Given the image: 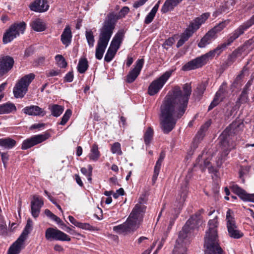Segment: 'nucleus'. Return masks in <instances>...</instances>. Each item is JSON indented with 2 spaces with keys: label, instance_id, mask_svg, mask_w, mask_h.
Returning <instances> with one entry per match:
<instances>
[{
  "label": "nucleus",
  "instance_id": "f257e3e1",
  "mask_svg": "<svg viewBox=\"0 0 254 254\" xmlns=\"http://www.w3.org/2000/svg\"><path fill=\"white\" fill-rule=\"evenodd\" d=\"M181 87L175 86L164 98L160 106V127L165 134H168L175 127L177 120L185 113L190 95V83Z\"/></svg>",
  "mask_w": 254,
  "mask_h": 254
},
{
  "label": "nucleus",
  "instance_id": "f03ea898",
  "mask_svg": "<svg viewBox=\"0 0 254 254\" xmlns=\"http://www.w3.org/2000/svg\"><path fill=\"white\" fill-rule=\"evenodd\" d=\"M243 127L242 124L237 122H233L222 133L220 136L221 153L216 160V165L220 167L225 160L230 151L235 149L237 143L235 141L236 137L235 135L239 133Z\"/></svg>",
  "mask_w": 254,
  "mask_h": 254
},
{
  "label": "nucleus",
  "instance_id": "7ed1b4c3",
  "mask_svg": "<svg viewBox=\"0 0 254 254\" xmlns=\"http://www.w3.org/2000/svg\"><path fill=\"white\" fill-rule=\"evenodd\" d=\"M119 18L118 15L113 12L108 14L100 30L99 38L95 51V57L97 60L102 59Z\"/></svg>",
  "mask_w": 254,
  "mask_h": 254
},
{
  "label": "nucleus",
  "instance_id": "20e7f679",
  "mask_svg": "<svg viewBox=\"0 0 254 254\" xmlns=\"http://www.w3.org/2000/svg\"><path fill=\"white\" fill-rule=\"evenodd\" d=\"M146 208L141 202L137 203L127 220L122 224L114 226L113 230L120 234H127L135 231L143 221Z\"/></svg>",
  "mask_w": 254,
  "mask_h": 254
},
{
  "label": "nucleus",
  "instance_id": "39448f33",
  "mask_svg": "<svg viewBox=\"0 0 254 254\" xmlns=\"http://www.w3.org/2000/svg\"><path fill=\"white\" fill-rule=\"evenodd\" d=\"M218 226L217 216L209 220L204 237L205 254H223V250L218 243Z\"/></svg>",
  "mask_w": 254,
  "mask_h": 254
},
{
  "label": "nucleus",
  "instance_id": "423d86ee",
  "mask_svg": "<svg viewBox=\"0 0 254 254\" xmlns=\"http://www.w3.org/2000/svg\"><path fill=\"white\" fill-rule=\"evenodd\" d=\"M190 239V218L179 232L172 254H188Z\"/></svg>",
  "mask_w": 254,
  "mask_h": 254
},
{
  "label": "nucleus",
  "instance_id": "0eeeda50",
  "mask_svg": "<svg viewBox=\"0 0 254 254\" xmlns=\"http://www.w3.org/2000/svg\"><path fill=\"white\" fill-rule=\"evenodd\" d=\"M26 28L25 22H15L4 33L2 37V42L4 44L11 42L14 39L19 36L20 33L23 34Z\"/></svg>",
  "mask_w": 254,
  "mask_h": 254
},
{
  "label": "nucleus",
  "instance_id": "6e6552de",
  "mask_svg": "<svg viewBox=\"0 0 254 254\" xmlns=\"http://www.w3.org/2000/svg\"><path fill=\"white\" fill-rule=\"evenodd\" d=\"M35 78L34 73H30L21 78L16 83L13 89L14 96L16 98H22L28 91L30 84Z\"/></svg>",
  "mask_w": 254,
  "mask_h": 254
},
{
  "label": "nucleus",
  "instance_id": "1a4fd4ad",
  "mask_svg": "<svg viewBox=\"0 0 254 254\" xmlns=\"http://www.w3.org/2000/svg\"><path fill=\"white\" fill-rule=\"evenodd\" d=\"M234 213L230 209H228L226 214V227L230 237L238 239L243 237L244 234L240 231L236 225Z\"/></svg>",
  "mask_w": 254,
  "mask_h": 254
},
{
  "label": "nucleus",
  "instance_id": "9d476101",
  "mask_svg": "<svg viewBox=\"0 0 254 254\" xmlns=\"http://www.w3.org/2000/svg\"><path fill=\"white\" fill-rule=\"evenodd\" d=\"M172 70L166 71L160 76L152 81L148 88V94L154 96L158 94L171 77Z\"/></svg>",
  "mask_w": 254,
  "mask_h": 254
},
{
  "label": "nucleus",
  "instance_id": "9b49d317",
  "mask_svg": "<svg viewBox=\"0 0 254 254\" xmlns=\"http://www.w3.org/2000/svg\"><path fill=\"white\" fill-rule=\"evenodd\" d=\"M124 36V33L121 31H118L115 34L105 55V62L109 63L115 57L122 43Z\"/></svg>",
  "mask_w": 254,
  "mask_h": 254
},
{
  "label": "nucleus",
  "instance_id": "f8f14e48",
  "mask_svg": "<svg viewBox=\"0 0 254 254\" xmlns=\"http://www.w3.org/2000/svg\"><path fill=\"white\" fill-rule=\"evenodd\" d=\"M228 23L226 21L219 23L216 26L212 28L201 38L198 44V46L200 48H205L207 45L210 44L217 37V33L222 30Z\"/></svg>",
  "mask_w": 254,
  "mask_h": 254
},
{
  "label": "nucleus",
  "instance_id": "ddd939ff",
  "mask_svg": "<svg viewBox=\"0 0 254 254\" xmlns=\"http://www.w3.org/2000/svg\"><path fill=\"white\" fill-rule=\"evenodd\" d=\"M50 136V134L47 131L43 134L32 135L23 141L21 148L22 150H27L46 140Z\"/></svg>",
  "mask_w": 254,
  "mask_h": 254
},
{
  "label": "nucleus",
  "instance_id": "4468645a",
  "mask_svg": "<svg viewBox=\"0 0 254 254\" xmlns=\"http://www.w3.org/2000/svg\"><path fill=\"white\" fill-rule=\"evenodd\" d=\"M45 238L48 241H71L70 237L57 228L49 227L45 231Z\"/></svg>",
  "mask_w": 254,
  "mask_h": 254
},
{
  "label": "nucleus",
  "instance_id": "2eb2a0df",
  "mask_svg": "<svg viewBox=\"0 0 254 254\" xmlns=\"http://www.w3.org/2000/svg\"><path fill=\"white\" fill-rule=\"evenodd\" d=\"M254 24V15L249 20L244 22L236 28L232 33L229 34L227 39L232 44L235 40L243 35L246 31Z\"/></svg>",
  "mask_w": 254,
  "mask_h": 254
},
{
  "label": "nucleus",
  "instance_id": "dca6fc26",
  "mask_svg": "<svg viewBox=\"0 0 254 254\" xmlns=\"http://www.w3.org/2000/svg\"><path fill=\"white\" fill-rule=\"evenodd\" d=\"M14 60L13 57L4 55L0 57V77L7 74L13 67Z\"/></svg>",
  "mask_w": 254,
  "mask_h": 254
},
{
  "label": "nucleus",
  "instance_id": "f3484780",
  "mask_svg": "<svg viewBox=\"0 0 254 254\" xmlns=\"http://www.w3.org/2000/svg\"><path fill=\"white\" fill-rule=\"evenodd\" d=\"M144 63V60L143 59H138L136 61L134 65V68L129 71L126 76V82L128 83H131L135 81L139 75L143 67Z\"/></svg>",
  "mask_w": 254,
  "mask_h": 254
},
{
  "label": "nucleus",
  "instance_id": "a211bd4d",
  "mask_svg": "<svg viewBox=\"0 0 254 254\" xmlns=\"http://www.w3.org/2000/svg\"><path fill=\"white\" fill-rule=\"evenodd\" d=\"M190 171L188 170V174L186 175L184 180L181 184L180 190V195L181 197V201H185L187 197L190 186Z\"/></svg>",
  "mask_w": 254,
  "mask_h": 254
},
{
  "label": "nucleus",
  "instance_id": "6ab92c4d",
  "mask_svg": "<svg viewBox=\"0 0 254 254\" xmlns=\"http://www.w3.org/2000/svg\"><path fill=\"white\" fill-rule=\"evenodd\" d=\"M31 10L36 12H44L47 11L49 8L47 0H35L29 5Z\"/></svg>",
  "mask_w": 254,
  "mask_h": 254
},
{
  "label": "nucleus",
  "instance_id": "aec40b11",
  "mask_svg": "<svg viewBox=\"0 0 254 254\" xmlns=\"http://www.w3.org/2000/svg\"><path fill=\"white\" fill-rule=\"evenodd\" d=\"M232 190L237 194L242 199L245 201H249L254 202V193H247L246 191L239 187L236 184H233L230 186Z\"/></svg>",
  "mask_w": 254,
  "mask_h": 254
},
{
  "label": "nucleus",
  "instance_id": "412c9836",
  "mask_svg": "<svg viewBox=\"0 0 254 254\" xmlns=\"http://www.w3.org/2000/svg\"><path fill=\"white\" fill-rule=\"evenodd\" d=\"M44 205V201L38 196L34 195L31 202V213L34 218L38 217L41 207Z\"/></svg>",
  "mask_w": 254,
  "mask_h": 254
},
{
  "label": "nucleus",
  "instance_id": "4be33fe9",
  "mask_svg": "<svg viewBox=\"0 0 254 254\" xmlns=\"http://www.w3.org/2000/svg\"><path fill=\"white\" fill-rule=\"evenodd\" d=\"M22 112L26 115L34 116H44L46 113L43 109L36 105H31L24 108Z\"/></svg>",
  "mask_w": 254,
  "mask_h": 254
},
{
  "label": "nucleus",
  "instance_id": "5701e85b",
  "mask_svg": "<svg viewBox=\"0 0 254 254\" xmlns=\"http://www.w3.org/2000/svg\"><path fill=\"white\" fill-rule=\"evenodd\" d=\"M210 125V122L208 121L201 127L199 130L197 132L193 140L192 144L193 148L194 149H195L198 147V144L202 140L205 135V132L206 131Z\"/></svg>",
  "mask_w": 254,
  "mask_h": 254
},
{
  "label": "nucleus",
  "instance_id": "b1692460",
  "mask_svg": "<svg viewBox=\"0 0 254 254\" xmlns=\"http://www.w3.org/2000/svg\"><path fill=\"white\" fill-rule=\"evenodd\" d=\"M209 16V13H204L191 21V34L199 29L201 25L205 23Z\"/></svg>",
  "mask_w": 254,
  "mask_h": 254
},
{
  "label": "nucleus",
  "instance_id": "393cba45",
  "mask_svg": "<svg viewBox=\"0 0 254 254\" xmlns=\"http://www.w3.org/2000/svg\"><path fill=\"white\" fill-rule=\"evenodd\" d=\"M165 156L166 154L164 151H162L160 152L159 158L157 160L154 168L153 175L152 178V182L153 184L155 183L157 179L161 169L162 163L165 157Z\"/></svg>",
  "mask_w": 254,
  "mask_h": 254
},
{
  "label": "nucleus",
  "instance_id": "a878e982",
  "mask_svg": "<svg viewBox=\"0 0 254 254\" xmlns=\"http://www.w3.org/2000/svg\"><path fill=\"white\" fill-rule=\"evenodd\" d=\"M204 210L201 209L191 216V229H197L203 224V221L201 214Z\"/></svg>",
  "mask_w": 254,
  "mask_h": 254
},
{
  "label": "nucleus",
  "instance_id": "bb28decb",
  "mask_svg": "<svg viewBox=\"0 0 254 254\" xmlns=\"http://www.w3.org/2000/svg\"><path fill=\"white\" fill-rule=\"evenodd\" d=\"M211 58L207 53L191 61V69L201 67Z\"/></svg>",
  "mask_w": 254,
  "mask_h": 254
},
{
  "label": "nucleus",
  "instance_id": "cd10ccee",
  "mask_svg": "<svg viewBox=\"0 0 254 254\" xmlns=\"http://www.w3.org/2000/svg\"><path fill=\"white\" fill-rule=\"evenodd\" d=\"M72 32L69 25H66L62 35L61 40L63 44L65 47L69 46L71 42Z\"/></svg>",
  "mask_w": 254,
  "mask_h": 254
},
{
  "label": "nucleus",
  "instance_id": "c85d7f7f",
  "mask_svg": "<svg viewBox=\"0 0 254 254\" xmlns=\"http://www.w3.org/2000/svg\"><path fill=\"white\" fill-rule=\"evenodd\" d=\"M231 43L227 39L226 41L223 43L218 45L214 50L210 51L207 53L209 54V56L211 59L214 57L215 54L219 55L226 48L230 46Z\"/></svg>",
  "mask_w": 254,
  "mask_h": 254
},
{
  "label": "nucleus",
  "instance_id": "c756f323",
  "mask_svg": "<svg viewBox=\"0 0 254 254\" xmlns=\"http://www.w3.org/2000/svg\"><path fill=\"white\" fill-rule=\"evenodd\" d=\"M32 29L37 32H42L46 29V24L40 18H37L30 23Z\"/></svg>",
  "mask_w": 254,
  "mask_h": 254
},
{
  "label": "nucleus",
  "instance_id": "7c9ffc66",
  "mask_svg": "<svg viewBox=\"0 0 254 254\" xmlns=\"http://www.w3.org/2000/svg\"><path fill=\"white\" fill-rule=\"evenodd\" d=\"M24 241L18 238L17 240L9 247L7 254H19L21 251Z\"/></svg>",
  "mask_w": 254,
  "mask_h": 254
},
{
  "label": "nucleus",
  "instance_id": "2f4dec72",
  "mask_svg": "<svg viewBox=\"0 0 254 254\" xmlns=\"http://www.w3.org/2000/svg\"><path fill=\"white\" fill-rule=\"evenodd\" d=\"M183 0H166L161 8V12L165 13L174 9Z\"/></svg>",
  "mask_w": 254,
  "mask_h": 254
},
{
  "label": "nucleus",
  "instance_id": "473e14b6",
  "mask_svg": "<svg viewBox=\"0 0 254 254\" xmlns=\"http://www.w3.org/2000/svg\"><path fill=\"white\" fill-rule=\"evenodd\" d=\"M101 156L98 145L96 143L93 144L91 147L90 152L88 155L89 160L94 162L98 160Z\"/></svg>",
  "mask_w": 254,
  "mask_h": 254
},
{
  "label": "nucleus",
  "instance_id": "72a5a7b5",
  "mask_svg": "<svg viewBox=\"0 0 254 254\" xmlns=\"http://www.w3.org/2000/svg\"><path fill=\"white\" fill-rule=\"evenodd\" d=\"M16 144V141L10 137L0 138V146L7 149L13 148Z\"/></svg>",
  "mask_w": 254,
  "mask_h": 254
},
{
  "label": "nucleus",
  "instance_id": "f704fd0d",
  "mask_svg": "<svg viewBox=\"0 0 254 254\" xmlns=\"http://www.w3.org/2000/svg\"><path fill=\"white\" fill-rule=\"evenodd\" d=\"M48 109L51 112V115L55 117H58L63 113L64 107L58 104H50L48 106Z\"/></svg>",
  "mask_w": 254,
  "mask_h": 254
},
{
  "label": "nucleus",
  "instance_id": "c9c22d12",
  "mask_svg": "<svg viewBox=\"0 0 254 254\" xmlns=\"http://www.w3.org/2000/svg\"><path fill=\"white\" fill-rule=\"evenodd\" d=\"M2 114H9L16 111L15 105L10 102L0 105Z\"/></svg>",
  "mask_w": 254,
  "mask_h": 254
},
{
  "label": "nucleus",
  "instance_id": "e433bc0d",
  "mask_svg": "<svg viewBox=\"0 0 254 254\" xmlns=\"http://www.w3.org/2000/svg\"><path fill=\"white\" fill-rule=\"evenodd\" d=\"M248 68L246 67V66H244L242 70V71L240 72V73L236 76L235 78L234 81H233V83L232 84L231 86V88L233 90V88L237 87L238 84H239L243 78L246 76L248 75V74H247V72H248Z\"/></svg>",
  "mask_w": 254,
  "mask_h": 254
},
{
  "label": "nucleus",
  "instance_id": "4c0bfd02",
  "mask_svg": "<svg viewBox=\"0 0 254 254\" xmlns=\"http://www.w3.org/2000/svg\"><path fill=\"white\" fill-rule=\"evenodd\" d=\"M32 221L29 219L27 221L25 227H24L22 233L19 237V238L25 241L27 239L28 234L31 232L32 230Z\"/></svg>",
  "mask_w": 254,
  "mask_h": 254
},
{
  "label": "nucleus",
  "instance_id": "58836bf2",
  "mask_svg": "<svg viewBox=\"0 0 254 254\" xmlns=\"http://www.w3.org/2000/svg\"><path fill=\"white\" fill-rule=\"evenodd\" d=\"M190 37V24L185 31L182 34L180 40L177 44V47L179 48L183 46Z\"/></svg>",
  "mask_w": 254,
  "mask_h": 254
},
{
  "label": "nucleus",
  "instance_id": "ea45409f",
  "mask_svg": "<svg viewBox=\"0 0 254 254\" xmlns=\"http://www.w3.org/2000/svg\"><path fill=\"white\" fill-rule=\"evenodd\" d=\"M154 130L151 127H148L144 132L143 138L145 144L149 145L153 139Z\"/></svg>",
  "mask_w": 254,
  "mask_h": 254
},
{
  "label": "nucleus",
  "instance_id": "a19ab883",
  "mask_svg": "<svg viewBox=\"0 0 254 254\" xmlns=\"http://www.w3.org/2000/svg\"><path fill=\"white\" fill-rule=\"evenodd\" d=\"M89 67L87 59H81L79 60L77 69L80 73H84L86 72Z\"/></svg>",
  "mask_w": 254,
  "mask_h": 254
},
{
  "label": "nucleus",
  "instance_id": "79ce46f5",
  "mask_svg": "<svg viewBox=\"0 0 254 254\" xmlns=\"http://www.w3.org/2000/svg\"><path fill=\"white\" fill-rule=\"evenodd\" d=\"M247 87V86L244 87L243 88L242 92L237 100V104L241 105L242 104H245L249 102V98L248 96V95L246 94L247 91H249V89H248Z\"/></svg>",
  "mask_w": 254,
  "mask_h": 254
},
{
  "label": "nucleus",
  "instance_id": "37998d69",
  "mask_svg": "<svg viewBox=\"0 0 254 254\" xmlns=\"http://www.w3.org/2000/svg\"><path fill=\"white\" fill-rule=\"evenodd\" d=\"M253 40L250 39L247 41L245 43L243 46L239 47L235 51L233 52L232 54V56L234 57H237L239 56H241L242 54V53L245 51L246 48H247L248 46L251 45L252 44Z\"/></svg>",
  "mask_w": 254,
  "mask_h": 254
},
{
  "label": "nucleus",
  "instance_id": "c03bdc74",
  "mask_svg": "<svg viewBox=\"0 0 254 254\" xmlns=\"http://www.w3.org/2000/svg\"><path fill=\"white\" fill-rule=\"evenodd\" d=\"M85 37L89 46L90 47H93L94 45L95 39L93 33L91 30L86 31Z\"/></svg>",
  "mask_w": 254,
  "mask_h": 254
},
{
  "label": "nucleus",
  "instance_id": "a18cd8bd",
  "mask_svg": "<svg viewBox=\"0 0 254 254\" xmlns=\"http://www.w3.org/2000/svg\"><path fill=\"white\" fill-rule=\"evenodd\" d=\"M111 151L113 154H117L118 155H121L123 152L121 149V145L118 142L114 143L111 145Z\"/></svg>",
  "mask_w": 254,
  "mask_h": 254
},
{
  "label": "nucleus",
  "instance_id": "49530a36",
  "mask_svg": "<svg viewBox=\"0 0 254 254\" xmlns=\"http://www.w3.org/2000/svg\"><path fill=\"white\" fill-rule=\"evenodd\" d=\"M55 60L59 67L61 68H65L67 66V63L62 55H56L55 57Z\"/></svg>",
  "mask_w": 254,
  "mask_h": 254
},
{
  "label": "nucleus",
  "instance_id": "de8ad7c7",
  "mask_svg": "<svg viewBox=\"0 0 254 254\" xmlns=\"http://www.w3.org/2000/svg\"><path fill=\"white\" fill-rule=\"evenodd\" d=\"M72 115V111L71 110L68 109L66 110L65 113L61 119V122L60 124L64 126L66 124L67 121L69 120L70 117Z\"/></svg>",
  "mask_w": 254,
  "mask_h": 254
},
{
  "label": "nucleus",
  "instance_id": "09e8293b",
  "mask_svg": "<svg viewBox=\"0 0 254 254\" xmlns=\"http://www.w3.org/2000/svg\"><path fill=\"white\" fill-rule=\"evenodd\" d=\"M204 90V88L202 85H199L197 87L196 90L194 91L193 93L194 98L195 100L198 101L200 100L203 93Z\"/></svg>",
  "mask_w": 254,
  "mask_h": 254
},
{
  "label": "nucleus",
  "instance_id": "8fccbe9b",
  "mask_svg": "<svg viewBox=\"0 0 254 254\" xmlns=\"http://www.w3.org/2000/svg\"><path fill=\"white\" fill-rule=\"evenodd\" d=\"M227 82L224 81L222 83L221 85L220 86L218 91L217 92V93L223 97L224 98L226 94H227Z\"/></svg>",
  "mask_w": 254,
  "mask_h": 254
},
{
  "label": "nucleus",
  "instance_id": "3c124183",
  "mask_svg": "<svg viewBox=\"0 0 254 254\" xmlns=\"http://www.w3.org/2000/svg\"><path fill=\"white\" fill-rule=\"evenodd\" d=\"M228 2H225L224 4H223L221 6H220V8L216 10L214 13L213 15L215 16H217L220 14L222 13L223 12L226 11L228 9Z\"/></svg>",
  "mask_w": 254,
  "mask_h": 254
},
{
  "label": "nucleus",
  "instance_id": "603ef678",
  "mask_svg": "<svg viewBox=\"0 0 254 254\" xmlns=\"http://www.w3.org/2000/svg\"><path fill=\"white\" fill-rule=\"evenodd\" d=\"M45 62V57H39L35 59L33 63V65L34 67H38L39 66H42L44 64Z\"/></svg>",
  "mask_w": 254,
  "mask_h": 254
},
{
  "label": "nucleus",
  "instance_id": "864d4df0",
  "mask_svg": "<svg viewBox=\"0 0 254 254\" xmlns=\"http://www.w3.org/2000/svg\"><path fill=\"white\" fill-rule=\"evenodd\" d=\"M0 155L1 156V161L2 162L3 166L5 168L7 167V163L9 159V155L7 151L1 152Z\"/></svg>",
  "mask_w": 254,
  "mask_h": 254
},
{
  "label": "nucleus",
  "instance_id": "5fc2aeb1",
  "mask_svg": "<svg viewBox=\"0 0 254 254\" xmlns=\"http://www.w3.org/2000/svg\"><path fill=\"white\" fill-rule=\"evenodd\" d=\"M249 91H247L246 94L248 95L249 97V95H252L253 96L254 94V85L253 84V80H251L248 81L244 87H247Z\"/></svg>",
  "mask_w": 254,
  "mask_h": 254
},
{
  "label": "nucleus",
  "instance_id": "6e6d98bb",
  "mask_svg": "<svg viewBox=\"0 0 254 254\" xmlns=\"http://www.w3.org/2000/svg\"><path fill=\"white\" fill-rule=\"evenodd\" d=\"M50 218L59 224L61 227V228L64 229L63 227H66V225L63 222V221L54 213Z\"/></svg>",
  "mask_w": 254,
  "mask_h": 254
},
{
  "label": "nucleus",
  "instance_id": "4d7b16f0",
  "mask_svg": "<svg viewBox=\"0 0 254 254\" xmlns=\"http://www.w3.org/2000/svg\"><path fill=\"white\" fill-rule=\"evenodd\" d=\"M207 153H205L204 152L202 153V156H205L206 158L203 161L204 167L209 168L210 167V159L209 158V156L211 155V152H210L209 154L207 155Z\"/></svg>",
  "mask_w": 254,
  "mask_h": 254
},
{
  "label": "nucleus",
  "instance_id": "13d9d810",
  "mask_svg": "<svg viewBox=\"0 0 254 254\" xmlns=\"http://www.w3.org/2000/svg\"><path fill=\"white\" fill-rule=\"evenodd\" d=\"M73 71L67 72L64 78V82H71L73 80Z\"/></svg>",
  "mask_w": 254,
  "mask_h": 254
},
{
  "label": "nucleus",
  "instance_id": "bf43d9fd",
  "mask_svg": "<svg viewBox=\"0 0 254 254\" xmlns=\"http://www.w3.org/2000/svg\"><path fill=\"white\" fill-rule=\"evenodd\" d=\"M129 11V8L128 7L124 6L120 11L119 15L117 13H115L114 12V13L117 14L118 15L119 17L117 19V20L119 19H120L121 17H125L128 13ZM113 12L114 13V12Z\"/></svg>",
  "mask_w": 254,
  "mask_h": 254
},
{
  "label": "nucleus",
  "instance_id": "052dcab7",
  "mask_svg": "<svg viewBox=\"0 0 254 254\" xmlns=\"http://www.w3.org/2000/svg\"><path fill=\"white\" fill-rule=\"evenodd\" d=\"M155 16V14L152 13V12L150 11L145 18L144 23L146 24H150L154 19Z\"/></svg>",
  "mask_w": 254,
  "mask_h": 254
},
{
  "label": "nucleus",
  "instance_id": "680f3d73",
  "mask_svg": "<svg viewBox=\"0 0 254 254\" xmlns=\"http://www.w3.org/2000/svg\"><path fill=\"white\" fill-rule=\"evenodd\" d=\"M34 52V48L32 46H30L26 48L24 52V57H29L33 54Z\"/></svg>",
  "mask_w": 254,
  "mask_h": 254
},
{
  "label": "nucleus",
  "instance_id": "e2e57ef3",
  "mask_svg": "<svg viewBox=\"0 0 254 254\" xmlns=\"http://www.w3.org/2000/svg\"><path fill=\"white\" fill-rule=\"evenodd\" d=\"M61 73V70H51L48 72L46 73V75L47 77H50V76H54L59 75Z\"/></svg>",
  "mask_w": 254,
  "mask_h": 254
},
{
  "label": "nucleus",
  "instance_id": "0e129e2a",
  "mask_svg": "<svg viewBox=\"0 0 254 254\" xmlns=\"http://www.w3.org/2000/svg\"><path fill=\"white\" fill-rule=\"evenodd\" d=\"M45 126V124L44 123H39V124H35L32 125L30 129L31 130L36 129H40L43 127Z\"/></svg>",
  "mask_w": 254,
  "mask_h": 254
},
{
  "label": "nucleus",
  "instance_id": "69168bd1",
  "mask_svg": "<svg viewBox=\"0 0 254 254\" xmlns=\"http://www.w3.org/2000/svg\"><path fill=\"white\" fill-rule=\"evenodd\" d=\"M175 41V38L174 37H169L166 39L165 41L164 45L168 46H172Z\"/></svg>",
  "mask_w": 254,
  "mask_h": 254
},
{
  "label": "nucleus",
  "instance_id": "338daca9",
  "mask_svg": "<svg viewBox=\"0 0 254 254\" xmlns=\"http://www.w3.org/2000/svg\"><path fill=\"white\" fill-rule=\"evenodd\" d=\"M148 0H139L138 1H135L133 3V7L137 8L143 5Z\"/></svg>",
  "mask_w": 254,
  "mask_h": 254
},
{
  "label": "nucleus",
  "instance_id": "774afa93",
  "mask_svg": "<svg viewBox=\"0 0 254 254\" xmlns=\"http://www.w3.org/2000/svg\"><path fill=\"white\" fill-rule=\"evenodd\" d=\"M92 226L88 223H83L80 222L78 228L85 230H90Z\"/></svg>",
  "mask_w": 254,
  "mask_h": 254
}]
</instances>
